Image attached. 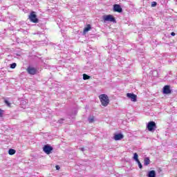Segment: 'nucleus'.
<instances>
[{
    "mask_svg": "<svg viewBox=\"0 0 177 177\" xmlns=\"http://www.w3.org/2000/svg\"><path fill=\"white\" fill-rule=\"evenodd\" d=\"M99 99L104 107H107L109 106V104L110 103V100L109 99V96L106 94H101L99 96Z\"/></svg>",
    "mask_w": 177,
    "mask_h": 177,
    "instance_id": "obj_1",
    "label": "nucleus"
},
{
    "mask_svg": "<svg viewBox=\"0 0 177 177\" xmlns=\"http://www.w3.org/2000/svg\"><path fill=\"white\" fill-rule=\"evenodd\" d=\"M147 128L149 132H154V131L157 129V125L156 124V122L151 121L148 122Z\"/></svg>",
    "mask_w": 177,
    "mask_h": 177,
    "instance_id": "obj_2",
    "label": "nucleus"
},
{
    "mask_svg": "<svg viewBox=\"0 0 177 177\" xmlns=\"http://www.w3.org/2000/svg\"><path fill=\"white\" fill-rule=\"evenodd\" d=\"M104 21H111V23H116L115 18L111 15H105L103 17Z\"/></svg>",
    "mask_w": 177,
    "mask_h": 177,
    "instance_id": "obj_3",
    "label": "nucleus"
},
{
    "mask_svg": "<svg viewBox=\"0 0 177 177\" xmlns=\"http://www.w3.org/2000/svg\"><path fill=\"white\" fill-rule=\"evenodd\" d=\"M29 19L32 23H38V18H37V15L35 12H32L29 16Z\"/></svg>",
    "mask_w": 177,
    "mask_h": 177,
    "instance_id": "obj_4",
    "label": "nucleus"
},
{
    "mask_svg": "<svg viewBox=\"0 0 177 177\" xmlns=\"http://www.w3.org/2000/svg\"><path fill=\"white\" fill-rule=\"evenodd\" d=\"M53 150V147L49 146V145H45L43 147V151H44V153H46V154H50V152Z\"/></svg>",
    "mask_w": 177,
    "mask_h": 177,
    "instance_id": "obj_5",
    "label": "nucleus"
},
{
    "mask_svg": "<svg viewBox=\"0 0 177 177\" xmlns=\"http://www.w3.org/2000/svg\"><path fill=\"white\" fill-rule=\"evenodd\" d=\"M26 70L28 74H30L31 75H35V74H37V69H35V68L28 66Z\"/></svg>",
    "mask_w": 177,
    "mask_h": 177,
    "instance_id": "obj_6",
    "label": "nucleus"
},
{
    "mask_svg": "<svg viewBox=\"0 0 177 177\" xmlns=\"http://www.w3.org/2000/svg\"><path fill=\"white\" fill-rule=\"evenodd\" d=\"M127 96L129 99L131 100V102H136V98L138 97L136 95L128 93L127 94Z\"/></svg>",
    "mask_w": 177,
    "mask_h": 177,
    "instance_id": "obj_7",
    "label": "nucleus"
},
{
    "mask_svg": "<svg viewBox=\"0 0 177 177\" xmlns=\"http://www.w3.org/2000/svg\"><path fill=\"white\" fill-rule=\"evenodd\" d=\"M113 10L114 12H118V13H121L122 12V8H121L120 5L115 4L113 6Z\"/></svg>",
    "mask_w": 177,
    "mask_h": 177,
    "instance_id": "obj_8",
    "label": "nucleus"
},
{
    "mask_svg": "<svg viewBox=\"0 0 177 177\" xmlns=\"http://www.w3.org/2000/svg\"><path fill=\"white\" fill-rule=\"evenodd\" d=\"M113 139L115 140H121L122 139H124V135H122V133L115 134Z\"/></svg>",
    "mask_w": 177,
    "mask_h": 177,
    "instance_id": "obj_9",
    "label": "nucleus"
},
{
    "mask_svg": "<svg viewBox=\"0 0 177 177\" xmlns=\"http://www.w3.org/2000/svg\"><path fill=\"white\" fill-rule=\"evenodd\" d=\"M163 93H165V95L171 93V88L169 86H165L163 87Z\"/></svg>",
    "mask_w": 177,
    "mask_h": 177,
    "instance_id": "obj_10",
    "label": "nucleus"
},
{
    "mask_svg": "<svg viewBox=\"0 0 177 177\" xmlns=\"http://www.w3.org/2000/svg\"><path fill=\"white\" fill-rule=\"evenodd\" d=\"M148 177H156V171H149L147 175Z\"/></svg>",
    "mask_w": 177,
    "mask_h": 177,
    "instance_id": "obj_11",
    "label": "nucleus"
},
{
    "mask_svg": "<svg viewBox=\"0 0 177 177\" xmlns=\"http://www.w3.org/2000/svg\"><path fill=\"white\" fill-rule=\"evenodd\" d=\"M150 164V159L149 158H145L144 159V165L147 166Z\"/></svg>",
    "mask_w": 177,
    "mask_h": 177,
    "instance_id": "obj_12",
    "label": "nucleus"
},
{
    "mask_svg": "<svg viewBox=\"0 0 177 177\" xmlns=\"http://www.w3.org/2000/svg\"><path fill=\"white\" fill-rule=\"evenodd\" d=\"M8 154H10V156H13L14 154H16V150L13 149H10L8 150Z\"/></svg>",
    "mask_w": 177,
    "mask_h": 177,
    "instance_id": "obj_13",
    "label": "nucleus"
},
{
    "mask_svg": "<svg viewBox=\"0 0 177 177\" xmlns=\"http://www.w3.org/2000/svg\"><path fill=\"white\" fill-rule=\"evenodd\" d=\"M151 73L153 77H158V71H153Z\"/></svg>",
    "mask_w": 177,
    "mask_h": 177,
    "instance_id": "obj_14",
    "label": "nucleus"
},
{
    "mask_svg": "<svg viewBox=\"0 0 177 177\" xmlns=\"http://www.w3.org/2000/svg\"><path fill=\"white\" fill-rule=\"evenodd\" d=\"M133 160H135V161H139V158H138V153H135L134 154H133Z\"/></svg>",
    "mask_w": 177,
    "mask_h": 177,
    "instance_id": "obj_15",
    "label": "nucleus"
},
{
    "mask_svg": "<svg viewBox=\"0 0 177 177\" xmlns=\"http://www.w3.org/2000/svg\"><path fill=\"white\" fill-rule=\"evenodd\" d=\"M91 30V25H88L84 29V32H88Z\"/></svg>",
    "mask_w": 177,
    "mask_h": 177,
    "instance_id": "obj_16",
    "label": "nucleus"
},
{
    "mask_svg": "<svg viewBox=\"0 0 177 177\" xmlns=\"http://www.w3.org/2000/svg\"><path fill=\"white\" fill-rule=\"evenodd\" d=\"M89 78H91V76L86 74H83V80H89Z\"/></svg>",
    "mask_w": 177,
    "mask_h": 177,
    "instance_id": "obj_17",
    "label": "nucleus"
},
{
    "mask_svg": "<svg viewBox=\"0 0 177 177\" xmlns=\"http://www.w3.org/2000/svg\"><path fill=\"white\" fill-rule=\"evenodd\" d=\"M88 122H90V123H92V122H93V121H95V118H93V117H90V118H88Z\"/></svg>",
    "mask_w": 177,
    "mask_h": 177,
    "instance_id": "obj_18",
    "label": "nucleus"
},
{
    "mask_svg": "<svg viewBox=\"0 0 177 177\" xmlns=\"http://www.w3.org/2000/svg\"><path fill=\"white\" fill-rule=\"evenodd\" d=\"M136 162H138V164L139 169H142L143 168V166L142 165V163L140 162V161L138 160Z\"/></svg>",
    "mask_w": 177,
    "mask_h": 177,
    "instance_id": "obj_19",
    "label": "nucleus"
},
{
    "mask_svg": "<svg viewBox=\"0 0 177 177\" xmlns=\"http://www.w3.org/2000/svg\"><path fill=\"white\" fill-rule=\"evenodd\" d=\"M16 66H17L16 63H12L10 64V68H16Z\"/></svg>",
    "mask_w": 177,
    "mask_h": 177,
    "instance_id": "obj_20",
    "label": "nucleus"
},
{
    "mask_svg": "<svg viewBox=\"0 0 177 177\" xmlns=\"http://www.w3.org/2000/svg\"><path fill=\"white\" fill-rule=\"evenodd\" d=\"M155 6H157V2L153 1L151 3V7L155 8Z\"/></svg>",
    "mask_w": 177,
    "mask_h": 177,
    "instance_id": "obj_21",
    "label": "nucleus"
},
{
    "mask_svg": "<svg viewBox=\"0 0 177 177\" xmlns=\"http://www.w3.org/2000/svg\"><path fill=\"white\" fill-rule=\"evenodd\" d=\"M5 103L6 104H7V106H10V103L9 102V101L5 100Z\"/></svg>",
    "mask_w": 177,
    "mask_h": 177,
    "instance_id": "obj_22",
    "label": "nucleus"
},
{
    "mask_svg": "<svg viewBox=\"0 0 177 177\" xmlns=\"http://www.w3.org/2000/svg\"><path fill=\"white\" fill-rule=\"evenodd\" d=\"M55 168H56L57 171H59V169H60V166L59 165H56Z\"/></svg>",
    "mask_w": 177,
    "mask_h": 177,
    "instance_id": "obj_23",
    "label": "nucleus"
},
{
    "mask_svg": "<svg viewBox=\"0 0 177 177\" xmlns=\"http://www.w3.org/2000/svg\"><path fill=\"white\" fill-rule=\"evenodd\" d=\"M79 150H81V151H85V148L82 147V148H80Z\"/></svg>",
    "mask_w": 177,
    "mask_h": 177,
    "instance_id": "obj_24",
    "label": "nucleus"
},
{
    "mask_svg": "<svg viewBox=\"0 0 177 177\" xmlns=\"http://www.w3.org/2000/svg\"><path fill=\"white\" fill-rule=\"evenodd\" d=\"M3 111L0 109V117H2Z\"/></svg>",
    "mask_w": 177,
    "mask_h": 177,
    "instance_id": "obj_25",
    "label": "nucleus"
},
{
    "mask_svg": "<svg viewBox=\"0 0 177 177\" xmlns=\"http://www.w3.org/2000/svg\"><path fill=\"white\" fill-rule=\"evenodd\" d=\"M171 35L172 37H175V32H172L171 33Z\"/></svg>",
    "mask_w": 177,
    "mask_h": 177,
    "instance_id": "obj_26",
    "label": "nucleus"
},
{
    "mask_svg": "<svg viewBox=\"0 0 177 177\" xmlns=\"http://www.w3.org/2000/svg\"><path fill=\"white\" fill-rule=\"evenodd\" d=\"M59 124H62V122H60V120H59Z\"/></svg>",
    "mask_w": 177,
    "mask_h": 177,
    "instance_id": "obj_27",
    "label": "nucleus"
}]
</instances>
